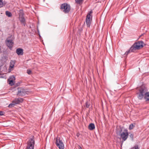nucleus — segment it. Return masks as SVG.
<instances>
[{
	"label": "nucleus",
	"mask_w": 149,
	"mask_h": 149,
	"mask_svg": "<svg viewBox=\"0 0 149 149\" xmlns=\"http://www.w3.org/2000/svg\"><path fill=\"white\" fill-rule=\"evenodd\" d=\"M143 43L142 41H138L135 42L131 47L130 49L127 51L125 53V54L127 55L131 52H134L136 50L140 49L143 46Z\"/></svg>",
	"instance_id": "nucleus-1"
},
{
	"label": "nucleus",
	"mask_w": 149,
	"mask_h": 149,
	"mask_svg": "<svg viewBox=\"0 0 149 149\" xmlns=\"http://www.w3.org/2000/svg\"><path fill=\"white\" fill-rule=\"evenodd\" d=\"M139 92L137 93L138 95L137 97L139 100H141L143 97L144 95L148 91L147 88L144 85H142L139 88Z\"/></svg>",
	"instance_id": "nucleus-2"
},
{
	"label": "nucleus",
	"mask_w": 149,
	"mask_h": 149,
	"mask_svg": "<svg viewBox=\"0 0 149 149\" xmlns=\"http://www.w3.org/2000/svg\"><path fill=\"white\" fill-rule=\"evenodd\" d=\"M120 138L122 140V142H123L127 139L129 136V133L127 129H125L123 132H122V128L121 127H120Z\"/></svg>",
	"instance_id": "nucleus-3"
},
{
	"label": "nucleus",
	"mask_w": 149,
	"mask_h": 149,
	"mask_svg": "<svg viewBox=\"0 0 149 149\" xmlns=\"http://www.w3.org/2000/svg\"><path fill=\"white\" fill-rule=\"evenodd\" d=\"M34 139L33 136L27 141V146L26 149H34Z\"/></svg>",
	"instance_id": "nucleus-4"
},
{
	"label": "nucleus",
	"mask_w": 149,
	"mask_h": 149,
	"mask_svg": "<svg viewBox=\"0 0 149 149\" xmlns=\"http://www.w3.org/2000/svg\"><path fill=\"white\" fill-rule=\"evenodd\" d=\"M61 9L63 10V11L65 13H69L70 10V6L66 3L62 4L61 6Z\"/></svg>",
	"instance_id": "nucleus-5"
},
{
	"label": "nucleus",
	"mask_w": 149,
	"mask_h": 149,
	"mask_svg": "<svg viewBox=\"0 0 149 149\" xmlns=\"http://www.w3.org/2000/svg\"><path fill=\"white\" fill-rule=\"evenodd\" d=\"M56 144L59 149H64V144L59 138L56 139Z\"/></svg>",
	"instance_id": "nucleus-6"
},
{
	"label": "nucleus",
	"mask_w": 149,
	"mask_h": 149,
	"mask_svg": "<svg viewBox=\"0 0 149 149\" xmlns=\"http://www.w3.org/2000/svg\"><path fill=\"white\" fill-rule=\"evenodd\" d=\"M93 13L92 10H91L88 13L86 18V26L88 27H89L91 24V17H92L91 14H92Z\"/></svg>",
	"instance_id": "nucleus-7"
},
{
	"label": "nucleus",
	"mask_w": 149,
	"mask_h": 149,
	"mask_svg": "<svg viewBox=\"0 0 149 149\" xmlns=\"http://www.w3.org/2000/svg\"><path fill=\"white\" fill-rule=\"evenodd\" d=\"M18 91L17 95L20 96H22L26 94V91L20 88H18Z\"/></svg>",
	"instance_id": "nucleus-8"
},
{
	"label": "nucleus",
	"mask_w": 149,
	"mask_h": 149,
	"mask_svg": "<svg viewBox=\"0 0 149 149\" xmlns=\"http://www.w3.org/2000/svg\"><path fill=\"white\" fill-rule=\"evenodd\" d=\"M13 101L15 104H16L22 103L23 101V99L22 98H15Z\"/></svg>",
	"instance_id": "nucleus-9"
},
{
	"label": "nucleus",
	"mask_w": 149,
	"mask_h": 149,
	"mask_svg": "<svg viewBox=\"0 0 149 149\" xmlns=\"http://www.w3.org/2000/svg\"><path fill=\"white\" fill-rule=\"evenodd\" d=\"M19 20L23 24L24 26H25V20L24 16L23 14H22V15H19Z\"/></svg>",
	"instance_id": "nucleus-10"
},
{
	"label": "nucleus",
	"mask_w": 149,
	"mask_h": 149,
	"mask_svg": "<svg viewBox=\"0 0 149 149\" xmlns=\"http://www.w3.org/2000/svg\"><path fill=\"white\" fill-rule=\"evenodd\" d=\"M6 44L7 46H8L9 48H11L13 46V42H12V40H8L6 42Z\"/></svg>",
	"instance_id": "nucleus-11"
},
{
	"label": "nucleus",
	"mask_w": 149,
	"mask_h": 149,
	"mask_svg": "<svg viewBox=\"0 0 149 149\" xmlns=\"http://www.w3.org/2000/svg\"><path fill=\"white\" fill-rule=\"evenodd\" d=\"M16 53L18 55H22L23 54V49L18 48L16 50Z\"/></svg>",
	"instance_id": "nucleus-12"
},
{
	"label": "nucleus",
	"mask_w": 149,
	"mask_h": 149,
	"mask_svg": "<svg viewBox=\"0 0 149 149\" xmlns=\"http://www.w3.org/2000/svg\"><path fill=\"white\" fill-rule=\"evenodd\" d=\"M15 79V77L13 76H12L10 79H8V81H9V84L12 86L14 84L13 82V79Z\"/></svg>",
	"instance_id": "nucleus-13"
},
{
	"label": "nucleus",
	"mask_w": 149,
	"mask_h": 149,
	"mask_svg": "<svg viewBox=\"0 0 149 149\" xmlns=\"http://www.w3.org/2000/svg\"><path fill=\"white\" fill-rule=\"evenodd\" d=\"M146 101H149V92L148 91L144 95L143 97Z\"/></svg>",
	"instance_id": "nucleus-14"
},
{
	"label": "nucleus",
	"mask_w": 149,
	"mask_h": 149,
	"mask_svg": "<svg viewBox=\"0 0 149 149\" xmlns=\"http://www.w3.org/2000/svg\"><path fill=\"white\" fill-rule=\"evenodd\" d=\"M88 128L91 130H93L95 128V126L94 124L93 123H90L88 127Z\"/></svg>",
	"instance_id": "nucleus-15"
},
{
	"label": "nucleus",
	"mask_w": 149,
	"mask_h": 149,
	"mask_svg": "<svg viewBox=\"0 0 149 149\" xmlns=\"http://www.w3.org/2000/svg\"><path fill=\"white\" fill-rule=\"evenodd\" d=\"M75 3L77 4L80 5H81L83 2L84 0H75Z\"/></svg>",
	"instance_id": "nucleus-16"
},
{
	"label": "nucleus",
	"mask_w": 149,
	"mask_h": 149,
	"mask_svg": "<svg viewBox=\"0 0 149 149\" xmlns=\"http://www.w3.org/2000/svg\"><path fill=\"white\" fill-rule=\"evenodd\" d=\"M15 64V62L14 61H11L10 63V68H13Z\"/></svg>",
	"instance_id": "nucleus-17"
},
{
	"label": "nucleus",
	"mask_w": 149,
	"mask_h": 149,
	"mask_svg": "<svg viewBox=\"0 0 149 149\" xmlns=\"http://www.w3.org/2000/svg\"><path fill=\"white\" fill-rule=\"evenodd\" d=\"M6 15L7 16L9 17H11L12 16V14L11 13L8 11H6Z\"/></svg>",
	"instance_id": "nucleus-18"
},
{
	"label": "nucleus",
	"mask_w": 149,
	"mask_h": 149,
	"mask_svg": "<svg viewBox=\"0 0 149 149\" xmlns=\"http://www.w3.org/2000/svg\"><path fill=\"white\" fill-rule=\"evenodd\" d=\"M90 105V102L89 100H87L86 102V108H88Z\"/></svg>",
	"instance_id": "nucleus-19"
},
{
	"label": "nucleus",
	"mask_w": 149,
	"mask_h": 149,
	"mask_svg": "<svg viewBox=\"0 0 149 149\" xmlns=\"http://www.w3.org/2000/svg\"><path fill=\"white\" fill-rule=\"evenodd\" d=\"M15 105V103L13 101L8 106V107L9 108H11L13 107Z\"/></svg>",
	"instance_id": "nucleus-20"
},
{
	"label": "nucleus",
	"mask_w": 149,
	"mask_h": 149,
	"mask_svg": "<svg viewBox=\"0 0 149 149\" xmlns=\"http://www.w3.org/2000/svg\"><path fill=\"white\" fill-rule=\"evenodd\" d=\"M134 127V126L133 125V124H131L130 125L129 129V130H131Z\"/></svg>",
	"instance_id": "nucleus-21"
},
{
	"label": "nucleus",
	"mask_w": 149,
	"mask_h": 149,
	"mask_svg": "<svg viewBox=\"0 0 149 149\" xmlns=\"http://www.w3.org/2000/svg\"><path fill=\"white\" fill-rule=\"evenodd\" d=\"M130 137L131 138V140L133 141L134 140L133 137H134V135L133 134H131L129 135Z\"/></svg>",
	"instance_id": "nucleus-22"
},
{
	"label": "nucleus",
	"mask_w": 149,
	"mask_h": 149,
	"mask_svg": "<svg viewBox=\"0 0 149 149\" xmlns=\"http://www.w3.org/2000/svg\"><path fill=\"white\" fill-rule=\"evenodd\" d=\"M3 0H0V8L3 6Z\"/></svg>",
	"instance_id": "nucleus-23"
},
{
	"label": "nucleus",
	"mask_w": 149,
	"mask_h": 149,
	"mask_svg": "<svg viewBox=\"0 0 149 149\" xmlns=\"http://www.w3.org/2000/svg\"><path fill=\"white\" fill-rule=\"evenodd\" d=\"M132 149H139V147L137 145H135L134 147H133Z\"/></svg>",
	"instance_id": "nucleus-24"
},
{
	"label": "nucleus",
	"mask_w": 149,
	"mask_h": 149,
	"mask_svg": "<svg viewBox=\"0 0 149 149\" xmlns=\"http://www.w3.org/2000/svg\"><path fill=\"white\" fill-rule=\"evenodd\" d=\"M31 71L30 70H27V73L29 74H31Z\"/></svg>",
	"instance_id": "nucleus-25"
},
{
	"label": "nucleus",
	"mask_w": 149,
	"mask_h": 149,
	"mask_svg": "<svg viewBox=\"0 0 149 149\" xmlns=\"http://www.w3.org/2000/svg\"><path fill=\"white\" fill-rule=\"evenodd\" d=\"M4 113L2 111H0V116L3 115L4 114Z\"/></svg>",
	"instance_id": "nucleus-26"
},
{
	"label": "nucleus",
	"mask_w": 149,
	"mask_h": 149,
	"mask_svg": "<svg viewBox=\"0 0 149 149\" xmlns=\"http://www.w3.org/2000/svg\"><path fill=\"white\" fill-rule=\"evenodd\" d=\"M3 68H4V71L5 70H7V68H6V66H4Z\"/></svg>",
	"instance_id": "nucleus-27"
},
{
	"label": "nucleus",
	"mask_w": 149,
	"mask_h": 149,
	"mask_svg": "<svg viewBox=\"0 0 149 149\" xmlns=\"http://www.w3.org/2000/svg\"><path fill=\"white\" fill-rule=\"evenodd\" d=\"M2 66H3L2 65L0 66V70H1V68H2Z\"/></svg>",
	"instance_id": "nucleus-28"
},
{
	"label": "nucleus",
	"mask_w": 149,
	"mask_h": 149,
	"mask_svg": "<svg viewBox=\"0 0 149 149\" xmlns=\"http://www.w3.org/2000/svg\"><path fill=\"white\" fill-rule=\"evenodd\" d=\"M79 149H82L80 146H79Z\"/></svg>",
	"instance_id": "nucleus-29"
}]
</instances>
